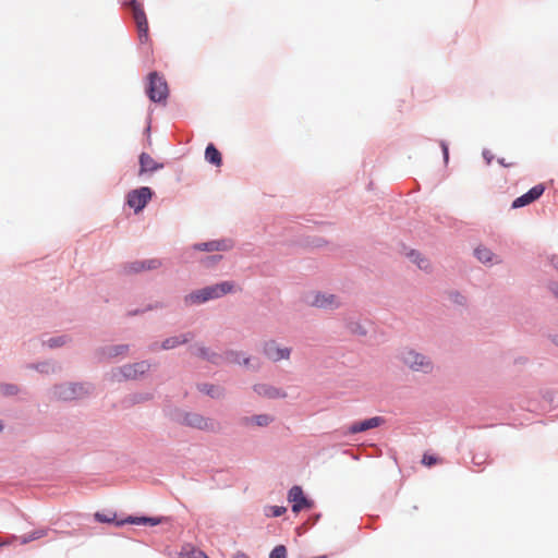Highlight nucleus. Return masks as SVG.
Instances as JSON below:
<instances>
[{
  "instance_id": "f257e3e1",
  "label": "nucleus",
  "mask_w": 558,
  "mask_h": 558,
  "mask_svg": "<svg viewBox=\"0 0 558 558\" xmlns=\"http://www.w3.org/2000/svg\"><path fill=\"white\" fill-rule=\"evenodd\" d=\"M234 284L230 281H223L214 286L205 287L196 290L184 298L186 305H194L207 302L209 300L219 299L228 293L233 292Z\"/></svg>"
},
{
  "instance_id": "f03ea898",
  "label": "nucleus",
  "mask_w": 558,
  "mask_h": 558,
  "mask_svg": "<svg viewBox=\"0 0 558 558\" xmlns=\"http://www.w3.org/2000/svg\"><path fill=\"white\" fill-rule=\"evenodd\" d=\"M401 360L414 372L429 373L433 369V363L430 360L412 349L403 350L401 353Z\"/></svg>"
},
{
  "instance_id": "7ed1b4c3",
  "label": "nucleus",
  "mask_w": 558,
  "mask_h": 558,
  "mask_svg": "<svg viewBox=\"0 0 558 558\" xmlns=\"http://www.w3.org/2000/svg\"><path fill=\"white\" fill-rule=\"evenodd\" d=\"M149 84L147 88V94L150 100L153 101H161L167 98L168 95V86L166 81L159 76L156 72L149 74Z\"/></svg>"
},
{
  "instance_id": "20e7f679",
  "label": "nucleus",
  "mask_w": 558,
  "mask_h": 558,
  "mask_svg": "<svg viewBox=\"0 0 558 558\" xmlns=\"http://www.w3.org/2000/svg\"><path fill=\"white\" fill-rule=\"evenodd\" d=\"M87 389L78 384H64L54 387L53 395L57 399L69 401L84 397Z\"/></svg>"
},
{
  "instance_id": "39448f33",
  "label": "nucleus",
  "mask_w": 558,
  "mask_h": 558,
  "mask_svg": "<svg viewBox=\"0 0 558 558\" xmlns=\"http://www.w3.org/2000/svg\"><path fill=\"white\" fill-rule=\"evenodd\" d=\"M182 422L186 426L202 429V430L215 432V430L219 429V424L216 421L208 418V417H204L203 415H201L198 413H186L183 416Z\"/></svg>"
},
{
  "instance_id": "423d86ee",
  "label": "nucleus",
  "mask_w": 558,
  "mask_h": 558,
  "mask_svg": "<svg viewBox=\"0 0 558 558\" xmlns=\"http://www.w3.org/2000/svg\"><path fill=\"white\" fill-rule=\"evenodd\" d=\"M153 192L147 186L132 190L128 194V205L133 208L135 213H138L146 206Z\"/></svg>"
},
{
  "instance_id": "0eeeda50",
  "label": "nucleus",
  "mask_w": 558,
  "mask_h": 558,
  "mask_svg": "<svg viewBox=\"0 0 558 558\" xmlns=\"http://www.w3.org/2000/svg\"><path fill=\"white\" fill-rule=\"evenodd\" d=\"M133 17L136 23L138 38L142 44H145L149 39L148 35V22L146 19V14L140 4L136 3L135 0L131 1Z\"/></svg>"
},
{
  "instance_id": "6e6552de",
  "label": "nucleus",
  "mask_w": 558,
  "mask_h": 558,
  "mask_svg": "<svg viewBox=\"0 0 558 558\" xmlns=\"http://www.w3.org/2000/svg\"><path fill=\"white\" fill-rule=\"evenodd\" d=\"M289 501L292 502V511L299 512L312 507V502L304 496L300 486H293L289 492Z\"/></svg>"
},
{
  "instance_id": "1a4fd4ad",
  "label": "nucleus",
  "mask_w": 558,
  "mask_h": 558,
  "mask_svg": "<svg viewBox=\"0 0 558 558\" xmlns=\"http://www.w3.org/2000/svg\"><path fill=\"white\" fill-rule=\"evenodd\" d=\"M544 191L545 186L543 184L533 186L529 192L513 201L512 208H520L535 202L543 195Z\"/></svg>"
},
{
  "instance_id": "9d476101",
  "label": "nucleus",
  "mask_w": 558,
  "mask_h": 558,
  "mask_svg": "<svg viewBox=\"0 0 558 558\" xmlns=\"http://www.w3.org/2000/svg\"><path fill=\"white\" fill-rule=\"evenodd\" d=\"M264 353L269 360L277 362L288 360L291 351L289 348H280L275 341H269L265 343Z\"/></svg>"
},
{
  "instance_id": "9b49d317",
  "label": "nucleus",
  "mask_w": 558,
  "mask_h": 558,
  "mask_svg": "<svg viewBox=\"0 0 558 558\" xmlns=\"http://www.w3.org/2000/svg\"><path fill=\"white\" fill-rule=\"evenodd\" d=\"M384 423H385V420L381 416H374V417L351 424L348 427V433H350V434L362 433V432H365V430H368L372 428L379 427Z\"/></svg>"
},
{
  "instance_id": "f8f14e48",
  "label": "nucleus",
  "mask_w": 558,
  "mask_h": 558,
  "mask_svg": "<svg viewBox=\"0 0 558 558\" xmlns=\"http://www.w3.org/2000/svg\"><path fill=\"white\" fill-rule=\"evenodd\" d=\"M163 168L162 163L157 162L150 155L147 153H142L140 155V174L146 172H154Z\"/></svg>"
},
{
  "instance_id": "ddd939ff",
  "label": "nucleus",
  "mask_w": 558,
  "mask_h": 558,
  "mask_svg": "<svg viewBox=\"0 0 558 558\" xmlns=\"http://www.w3.org/2000/svg\"><path fill=\"white\" fill-rule=\"evenodd\" d=\"M312 304L322 308H333L340 305V301L333 294L319 293L315 295Z\"/></svg>"
},
{
  "instance_id": "4468645a",
  "label": "nucleus",
  "mask_w": 558,
  "mask_h": 558,
  "mask_svg": "<svg viewBox=\"0 0 558 558\" xmlns=\"http://www.w3.org/2000/svg\"><path fill=\"white\" fill-rule=\"evenodd\" d=\"M149 369V364L146 362L135 363L122 368L125 378L135 379L138 375L146 373Z\"/></svg>"
},
{
  "instance_id": "2eb2a0df",
  "label": "nucleus",
  "mask_w": 558,
  "mask_h": 558,
  "mask_svg": "<svg viewBox=\"0 0 558 558\" xmlns=\"http://www.w3.org/2000/svg\"><path fill=\"white\" fill-rule=\"evenodd\" d=\"M254 390L259 396H265L268 398H282L286 396V393L280 391L279 389H277L275 387H270L265 384L255 385Z\"/></svg>"
},
{
  "instance_id": "dca6fc26",
  "label": "nucleus",
  "mask_w": 558,
  "mask_h": 558,
  "mask_svg": "<svg viewBox=\"0 0 558 558\" xmlns=\"http://www.w3.org/2000/svg\"><path fill=\"white\" fill-rule=\"evenodd\" d=\"M205 159L217 166L220 167L222 163V157L220 151L215 147L214 144H208L205 150Z\"/></svg>"
},
{
  "instance_id": "f3484780",
  "label": "nucleus",
  "mask_w": 558,
  "mask_h": 558,
  "mask_svg": "<svg viewBox=\"0 0 558 558\" xmlns=\"http://www.w3.org/2000/svg\"><path fill=\"white\" fill-rule=\"evenodd\" d=\"M228 247L229 246L227 245V243L225 241H210V242L199 243L194 246L195 250L207 251V252L222 251V250H227Z\"/></svg>"
},
{
  "instance_id": "a211bd4d",
  "label": "nucleus",
  "mask_w": 558,
  "mask_h": 558,
  "mask_svg": "<svg viewBox=\"0 0 558 558\" xmlns=\"http://www.w3.org/2000/svg\"><path fill=\"white\" fill-rule=\"evenodd\" d=\"M159 265H160V263L157 259H150L147 262H135L129 266V271L130 272H132V271L138 272L144 269H155V268L159 267Z\"/></svg>"
},
{
  "instance_id": "6ab92c4d",
  "label": "nucleus",
  "mask_w": 558,
  "mask_h": 558,
  "mask_svg": "<svg viewBox=\"0 0 558 558\" xmlns=\"http://www.w3.org/2000/svg\"><path fill=\"white\" fill-rule=\"evenodd\" d=\"M160 522L159 519L155 518H146V517H129L124 521L117 522V525H122L124 523H132V524H145L149 523L150 525H157Z\"/></svg>"
},
{
  "instance_id": "aec40b11",
  "label": "nucleus",
  "mask_w": 558,
  "mask_h": 558,
  "mask_svg": "<svg viewBox=\"0 0 558 558\" xmlns=\"http://www.w3.org/2000/svg\"><path fill=\"white\" fill-rule=\"evenodd\" d=\"M409 258L415 263L417 265V267L420 269H423V270H427L429 269V260L427 258H425L424 256H422L418 252H415V251H411L409 254H408Z\"/></svg>"
},
{
  "instance_id": "412c9836",
  "label": "nucleus",
  "mask_w": 558,
  "mask_h": 558,
  "mask_svg": "<svg viewBox=\"0 0 558 558\" xmlns=\"http://www.w3.org/2000/svg\"><path fill=\"white\" fill-rule=\"evenodd\" d=\"M475 255L477 257L478 260H481L482 263H493L496 258L495 254L487 247H477L475 250Z\"/></svg>"
},
{
  "instance_id": "4be33fe9",
  "label": "nucleus",
  "mask_w": 558,
  "mask_h": 558,
  "mask_svg": "<svg viewBox=\"0 0 558 558\" xmlns=\"http://www.w3.org/2000/svg\"><path fill=\"white\" fill-rule=\"evenodd\" d=\"M187 340H189V338L186 336L171 337V338L166 339L162 342L161 348L163 350L173 349V348H175L177 345H179L181 343H185Z\"/></svg>"
},
{
  "instance_id": "5701e85b",
  "label": "nucleus",
  "mask_w": 558,
  "mask_h": 558,
  "mask_svg": "<svg viewBox=\"0 0 558 558\" xmlns=\"http://www.w3.org/2000/svg\"><path fill=\"white\" fill-rule=\"evenodd\" d=\"M257 426H267L272 422V417L268 414L255 415L251 418Z\"/></svg>"
},
{
  "instance_id": "b1692460",
  "label": "nucleus",
  "mask_w": 558,
  "mask_h": 558,
  "mask_svg": "<svg viewBox=\"0 0 558 558\" xmlns=\"http://www.w3.org/2000/svg\"><path fill=\"white\" fill-rule=\"evenodd\" d=\"M180 558H208V556L199 549L192 548L191 550L182 551Z\"/></svg>"
},
{
  "instance_id": "393cba45",
  "label": "nucleus",
  "mask_w": 558,
  "mask_h": 558,
  "mask_svg": "<svg viewBox=\"0 0 558 558\" xmlns=\"http://www.w3.org/2000/svg\"><path fill=\"white\" fill-rule=\"evenodd\" d=\"M199 389H201V391H203V392H205V393L209 395V396H210V397H213V398H218V397H220V396H221V390H220V388L215 387V386H209V385H207V384H204V385H202V386H201V388H199Z\"/></svg>"
},
{
  "instance_id": "a878e982",
  "label": "nucleus",
  "mask_w": 558,
  "mask_h": 558,
  "mask_svg": "<svg viewBox=\"0 0 558 558\" xmlns=\"http://www.w3.org/2000/svg\"><path fill=\"white\" fill-rule=\"evenodd\" d=\"M269 558H287V548L284 545H277L269 554Z\"/></svg>"
},
{
  "instance_id": "bb28decb",
  "label": "nucleus",
  "mask_w": 558,
  "mask_h": 558,
  "mask_svg": "<svg viewBox=\"0 0 558 558\" xmlns=\"http://www.w3.org/2000/svg\"><path fill=\"white\" fill-rule=\"evenodd\" d=\"M95 519L99 522H105V523H110V522H113L114 520V514L111 517L109 514H105V513H100V512H96L95 513Z\"/></svg>"
},
{
  "instance_id": "cd10ccee",
  "label": "nucleus",
  "mask_w": 558,
  "mask_h": 558,
  "mask_svg": "<svg viewBox=\"0 0 558 558\" xmlns=\"http://www.w3.org/2000/svg\"><path fill=\"white\" fill-rule=\"evenodd\" d=\"M46 536V531L45 530H38V531H34L32 532L27 538L25 539V542H29V541H35V539H38L40 537H44Z\"/></svg>"
},
{
  "instance_id": "c85d7f7f",
  "label": "nucleus",
  "mask_w": 558,
  "mask_h": 558,
  "mask_svg": "<svg viewBox=\"0 0 558 558\" xmlns=\"http://www.w3.org/2000/svg\"><path fill=\"white\" fill-rule=\"evenodd\" d=\"M269 510H270V513H268L267 515H271V517H280L286 512V508L279 507V506L270 507Z\"/></svg>"
},
{
  "instance_id": "c756f323",
  "label": "nucleus",
  "mask_w": 558,
  "mask_h": 558,
  "mask_svg": "<svg viewBox=\"0 0 558 558\" xmlns=\"http://www.w3.org/2000/svg\"><path fill=\"white\" fill-rule=\"evenodd\" d=\"M437 458L429 454H424L422 459V463L426 466H432L437 463Z\"/></svg>"
},
{
  "instance_id": "7c9ffc66",
  "label": "nucleus",
  "mask_w": 558,
  "mask_h": 558,
  "mask_svg": "<svg viewBox=\"0 0 558 558\" xmlns=\"http://www.w3.org/2000/svg\"><path fill=\"white\" fill-rule=\"evenodd\" d=\"M63 343H64L63 338H57V339L49 340V347H51V348L62 345Z\"/></svg>"
},
{
  "instance_id": "2f4dec72",
  "label": "nucleus",
  "mask_w": 558,
  "mask_h": 558,
  "mask_svg": "<svg viewBox=\"0 0 558 558\" xmlns=\"http://www.w3.org/2000/svg\"><path fill=\"white\" fill-rule=\"evenodd\" d=\"M15 390H16V389H15V387H14V386H7V387H5V389H4V391H3V393H5V395H12V393H14V392H15Z\"/></svg>"
},
{
  "instance_id": "473e14b6",
  "label": "nucleus",
  "mask_w": 558,
  "mask_h": 558,
  "mask_svg": "<svg viewBox=\"0 0 558 558\" xmlns=\"http://www.w3.org/2000/svg\"><path fill=\"white\" fill-rule=\"evenodd\" d=\"M220 258H221L220 255H215V256L208 257L207 262L214 264V263H217Z\"/></svg>"
},
{
  "instance_id": "72a5a7b5",
  "label": "nucleus",
  "mask_w": 558,
  "mask_h": 558,
  "mask_svg": "<svg viewBox=\"0 0 558 558\" xmlns=\"http://www.w3.org/2000/svg\"><path fill=\"white\" fill-rule=\"evenodd\" d=\"M232 558H250L245 553L238 551Z\"/></svg>"
},
{
  "instance_id": "f704fd0d",
  "label": "nucleus",
  "mask_w": 558,
  "mask_h": 558,
  "mask_svg": "<svg viewBox=\"0 0 558 558\" xmlns=\"http://www.w3.org/2000/svg\"><path fill=\"white\" fill-rule=\"evenodd\" d=\"M550 290L553 291V293L558 296V283H553L550 286Z\"/></svg>"
},
{
  "instance_id": "c9c22d12",
  "label": "nucleus",
  "mask_w": 558,
  "mask_h": 558,
  "mask_svg": "<svg viewBox=\"0 0 558 558\" xmlns=\"http://www.w3.org/2000/svg\"><path fill=\"white\" fill-rule=\"evenodd\" d=\"M442 150H444L445 160L448 161V158H449L448 148L445 144H442Z\"/></svg>"
},
{
  "instance_id": "e433bc0d",
  "label": "nucleus",
  "mask_w": 558,
  "mask_h": 558,
  "mask_svg": "<svg viewBox=\"0 0 558 558\" xmlns=\"http://www.w3.org/2000/svg\"><path fill=\"white\" fill-rule=\"evenodd\" d=\"M551 262H553L554 267L558 270V257L553 258Z\"/></svg>"
},
{
  "instance_id": "4c0bfd02",
  "label": "nucleus",
  "mask_w": 558,
  "mask_h": 558,
  "mask_svg": "<svg viewBox=\"0 0 558 558\" xmlns=\"http://www.w3.org/2000/svg\"><path fill=\"white\" fill-rule=\"evenodd\" d=\"M499 162H500L502 166H505V167H510V166H512V165H513V163H506V160H504V159H500V160H499Z\"/></svg>"
},
{
  "instance_id": "58836bf2",
  "label": "nucleus",
  "mask_w": 558,
  "mask_h": 558,
  "mask_svg": "<svg viewBox=\"0 0 558 558\" xmlns=\"http://www.w3.org/2000/svg\"><path fill=\"white\" fill-rule=\"evenodd\" d=\"M243 363L246 365L248 363V359H244Z\"/></svg>"
},
{
  "instance_id": "ea45409f",
  "label": "nucleus",
  "mask_w": 558,
  "mask_h": 558,
  "mask_svg": "<svg viewBox=\"0 0 558 558\" xmlns=\"http://www.w3.org/2000/svg\"><path fill=\"white\" fill-rule=\"evenodd\" d=\"M0 430H2V424L0 423Z\"/></svg>"
}]
</instances>
